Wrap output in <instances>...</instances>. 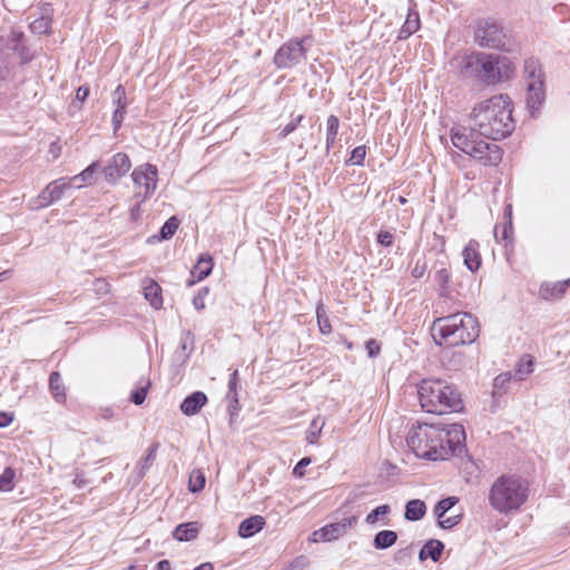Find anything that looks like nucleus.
<instances>
[{
    "mask_svg": "<svg viewBox=\"0 0 570 570\" xmlns=\"http://www.w3.org/2000/svg\"><path fill=\"white\" fill-rule=\"evenodd\" d=\"M534 358L530 354H524L518 361L514 368V376L518 381H523L533 372Z\"/></svg>",
    "mask_w": 570,
    "mask_h": 570,
    "instance_id": "nucleus-27",
    "label": "nucleus"
},
{
    "mask_svg": "<svg viewBox=\"0 0 570 570\" xmlns=\"http://www.w3.org/2000/svg\"><path fill=\"white\" fill-rule=\"evenodd\" d=\"M311 463L309 458H303L298 461V463L295 465L293 473L296 476H303L304 475V468L307 466Z\"/></svg>",
    "mask_w": 570,
    "mask_h": 570,
    "instance_id": "nucleus-51",
    "label": "nucleus"
},
{
    "mask_svg": "<svg viewBox=\"0 0 570 570\" xmlns=\"http://www.w3.org/2000/svg\"><path fill=\"white\" fill-rule=\"evenodd\" d=\"M90 89L88 86H80L76 92V100L82 104L89 96Z\"/></svg>",
    "mask_w": 570,
    "mask_h": 570,
    "instance_id": "nucleus-52",
    "label": "nucleus"
},
{
    "mask_svg": "<svg viewBox=\"0 0 570 570\" xmlns=\"http://www.w3.org/2000/svg\"><path fill=\"white\" fill-rule=\"evenodd\" d=\"M131 167L129 157L125 153H118L112 156L104 169L105 178L109 183H116L125 176Z\"/></svg>",
    "mask_w": 570,
    "mask_h": 570,
    "instance_id": "nucleus-16",
    "label": "nucleus"
},
{
    "mask_svg": "<svg viewBox=\"0 0 570 570\" xmlns=\"http://www.w3.org/2000/svg\"><path fill=\"white\" fill-rule=\"evenodd\" d=\"M511 233V223L509 225H504L502 228V238L508 239Z\"/></svg>",
    "mask_w": 570,
    "mask_h": 570,
    "instance_id": "nucleus-60",
    "label": "nucleus"
},
{
    "mask_svg": "<svg viewBox=\"0 0 570 570\" xmlns=\"http://www.w3.org/2000/svg\"><path fill=\"white\" fill-rule=\"evenodd\" d=\"M12 56L19 58L20 65L29 63L35 57L24 42L23 32L17 29L7 37H0V81L8 79L14 67Z\"/></svg>",
    "mask_w": 570,
    "mask_h": 570,
    "instance_id": "nucleus-7",
    "label": "nucleus"
},
{
    "mask_svg": "<svg viewBox=\"0 0 570 570\" xmlns=\"http://www.w3.org/2000/svg\"><path fill=\"white\" fill-rule=\"evenodd\" d=\"M131 178L138 189L135 197L140 198L139 203L149 198L157 188L158 169L155 165L144 164L134 169Z\"/></svg>",
    "mask_w": 570,
    "mask_h": 570,
    "instance_id": "nucleus-11",
    "label": "nucleus"
},
{
    "mask_svg": "<svg viewBox=\"0 0 570 570\" xmlns=\"http://www.w3.org/2000/svg\"><path fill=\"white\" fill-rule=\"evenodd\" d=\"M425 272H426L425 262L416 261L414 267L412 268V276L414 278H421L424 276Z\"/></svg>",
    "mask_w": 570,
    "mask_h": 570,
    "instance_id": "nucleus-49",
    "label": "nucleus"
},
{
    "mask_svg": "<svg viewBox=\"0 0 570 570\" xmlns=\"http://www.w3.org/2000/svg\"><path fill=\"white\" fill-rule=\"evenodd\" d=\"M570 279L560 282H547L540 286L539 295L543 299L559 298L569 287Z\"/></svg>",
    "mask_w": 570,
    "mask_h": 570,
    "instance_id": "nucleus-20",
    "label": "nucleus"
},
{
    "mask_svg": "<svg viewBox=\"0 0 570 570\" xmlns=\"http://www.w3.org/2000/svg\"><path fill=\"white\" fill-rule=\"evenodd\" d=\"M144 295L155 308L163 305L161 287L153 279H147L144 285Z\"/></svg>",
    "mask_w": 570,
    "mask_h": 570,
    "instance_id": "nucleus-24",
    "label": "nucleus"
},
{
    "mask_svg": "<svg viewBox=\"0 0 570 570\" xmlns=\"http://www.w3.org/2000/svg\"><path fill=\"white\" fill-rule=\"evenodd\" d=\"M265 524V519L262 515H252L240 522L238 535L244 539L250 538L263 530Z\"/></svg>",
    "mask_w": 570,
    "mask_h": 570,
    "instance_id": "nucleus-19",
    "label": "nucleus"
},
{
    "mask_svg": "<svg viewBox=\"0 0 570 570\" xmlns=\"http://www.w3.org/2000/svg\"><path fill=\"white\" fill-rule=\"evenodd\" d=\"M390 512L391 508L389 504L379 505L365 517V522L368 525H375L379 523L381 518L386 517Z\"/></svg>",
    "mask_w": 570,
    "mask_h": 570,
    "instance_id": "nucleus-32",
    "label": "nucleus"
},
{
    "mask_svg": "<svg viewBox=\"0 0 570 570\" xmlns=\"http://www.w3.org/2000/svg\"><path fill=\"white\" fill-rule=\"evenodd\" d=\"M308 37L295 38L283 43L274 55V65L278 69H292L306 60Z\"/></svg>",
    "mask_w": 570,
    "mask_h": 570,
    "instance_id": "nucleus-10",
    "label": "nucleus"
},
{
    "mask_svg": "<svg viewBox=\"0 0 570 570\" xmlns=\"http://www.w3.org/2000/svg\"><path fill=\"white\" fill-rule=\"evenodd\" d=\"M308 566L306 557L299 556L289 564V570H304Z\"/></svg>",
    "mask_w": 570,
    "mask_h": 570,
    "instance_id": "nucleus-48",
    "label": "nucleus"
},
{
    "mask_svg": "<svg viewBox=\"0 0 570 570\" xmlns=\"http://www.w3.org/2000/svg\"><path fill=\"white\" fill-rule=\"evenodd\" d=\"M150 380L147 377H142L139 381V385L131 392L130 394V401L136 404L140 405L145 402L147 392L150 387Z\"/></svg>",
    "mask_w": 570,
    "mask_h": 570,
    "instance_id": "nucleus-30",
    "label": "nucleus"
},
{
    "mask_svg": "<svg viewBox=\"0 0 570 570\" xmlns=\"http://www.w3.org/2000/svg\"><path fill=\"white\" fill-rule=\"evenodd\" d=\"M157 570H171L170 562L168 560H161L157 563Z\"/></svg>",
    "mask_w": 570,
    "mask_h": 570,
    "instance_id": "nucleus-58",
    "label": "nucleus"
},
{
    "mask_svg": "<svg viewBox=\"0 0 570 570\" xmlns=\"http://www.w3.org/2000/svg\"><path fill=\"white\" fill-rule=\"evenodd\" d=\"M479 243L476 240H470L462 252L464 265L471 272H476L481 266V255L479 252Z\"/></svg>",
    "mask_w": 570,
    "mask_h": 570,
    "instance_id": "nucleus-18",
    "label": "nucleus"
},
{
    "mask_svg": "<svg viewBox=\"0 0 570 570\" xmlns=\"http://www.w3.org/2000/svg\"><path fill=\"white\" fill-rule=\"evenodd\" d=\"M464 441L465 432L461 424H419L406 436L409 448L417 458L433 461L446 460L461 452Z\"/></svg>",
    "mask_w": 570,
    "mask_h": 570,
    "instance_id": "nucleus-1",
    "label": "nucleus"
},
{
    "mask_svg": "<svg viewBox=\"0 0 570 570\" xmlns=\"http://www.w3.org/2000/svg\"><path fill=\"white\" fill-rule=\"evenodd\" d=\"M356 522L355 517L330 523L312 533L313 542H331L343 537Z\"/></svg>",
    "mask_w": 570,
    "mask_h": 570,
    "instance_id": "nucleus-13",
    "label": "nucleus"
},
{
    "mask_svg": "<svg viewBox=\"0 0 570 570\" xmlns=\"http://www.w3.org/2000/svg\"><path fill=\"white\" fill-rule=\"evenodd\" d=\"M459 499L456 497H448L445 499L440 500L434 507V515L438 519V524L442 529H451L460 523L462 515L455 514L445 517L446 512H449L456 503Z\"/></svg>",
    "mask_w": 570,
    "mask_h": 570,
    "instance_id": "nucleus-14",
    "label": "nucleus"
},
{
    "mask_svg": "<svg viewBox=\"0 0 570 570\" xmlns=\"http://www.w3.org/2000/svg\"><path fill=\"white\" fill-rule=\"evenodd\" d=\"M205 475L200 470L191 471L188 481L189 491L193 493L199 492L205 487Z\"/></svg>",
    "mask_w": 570,
    "mask_h": 570,
    "instance_id": "nucleus-33",
    "label": "nucleus"
},
{
    "mask_svg": "<svg viewBox=\"0 0 570 570\" xmlns=\"http://www.w3.org/2000/svg\"><path fill=\"white\" fill-rule=\"evenodd\" d=\"M340 127V119L335 115H331L326 120V135L337 136Z\"/></svg>",
    "mask_w": 570,
    "mask_h": 570,
    "instance_id": "nucleus-44",
    "label": "nucleus"
},
{
    "mask_svg": "<svg viewBox=\"0 0 570 570\" xmlns=\"http://www.w3.org/2000/svg\"><path fill=\"white\" fill-rule=\"evenodd\" d=\"M13 421V415L7 412H0V428L8 426Z\"/></svg>",
    "mask_w": 570,
    "mask_h": 570,
    "instance_id": "nucleus-56",
    "label": "nucleus"
},
{
    "mask_svg": "<svg viewBox=\"0 0 570 570\" xmlns=\"http://www.w3.org/2000/svg\"><path fill=\"white\" fill-rule=\"evenodd\" d=\"M336 136H327L326 135V151L328 153L330 149L333 147L335 142Z\"/></svg>",
    "mask_w": 570,
    "mask_h": 570,
    "instance_id": "nucleus-59",
    "label": "nucleus"
},
{
    "mask_svg": "<svg viewBox=\"0 0 570 570\" xmlns=\"http://www.w3.org/2000/svg\"><path fill=\"white\" fill-rule=\"evenodd\" d=\"M139 212V204L132 209V216H135Z\"/></svg>",
    "mask_w": 570,
    "mask_h": 570,
    "instance_id": "nucleus-64",
    "label": "nucleus"
},
{
    "mask_svg": "<svg viewBox=\"0 0 570 570\" xmlns=\"http://www.w3.org/2000/svg\"><path fill=\"white\" fill-rule=\"evenodd\" d=\"M213 268V261L209 255L200 256L197 264L194 267L191 274L198 279L203 281L206 278Z\"/></svg>",
    "mask_w": 570,
    "mask_h": 570,
    "instance_id": "nucleus-28",
    "label": "nucleus"
},
{
    "mask_svg": "<svg viewBox=\"0 0 570 570\" xmlns=\"http://www.w3.org/2000/svg\"><path fill=\"white\" fill-rule=\"evenodd\" d=\"M304 119V115H297L296 117H293L291 121L284 126V128L281 129L278 136L281 138H285L289 134H292L297 126L301 124V121Z\"/></svg>",
    "mask_w": 570,
    "mask_h": 570,
    "instance_id": "nucleus-40",
    "label": "nucleus"
},
{
    "mask_svg": "<svg viewBox=\"0 0 570 570\" xmlns=\"http://www.w3.org/2000/svg\"><path fill=\"white\" fill-rule=\"evenodd\" d=\"M365 156H366V147L365 146H357V147H355L352 150L351 157H350L348 161L352 165H358L360 166V165H363Z\"/></svg>",
    "mask_w": 570,
    "mask_h": 570,
    "instance_id": "nucleus-41",
    "label": "nucleus"
},
{
    "mask_svg": "<svg viewBox=\"0 0 570 570\" xmlns=\"http://www.w3.org/2000/svg\"><path fill=\"white\" fill-rule=\"evenodd\" d=\"M523 72L527 82V107L534 116L546 100L544 73L539 60L532 57L524 61Z\"/></svg>",
    "mask_w": 570,
    "mask_h": 570,
    "instance_id": "nucleus-9",
    "label": "nucleus"
},
{
    "mask_svg": "<svg viewBox=\"0 0 570 570\" xmlns=\"http://www.w3.org/2000/svg\"><path fill=\"white\" fill-rule=\"evenodd\" d=\"M475 40L480 47L501 49L504 42L502 29L494 22L484 21L475 30Z\"/></svg>",
    "mask_w": 570,
    "mask_h": 570,
    "instance_id": "nucleus-12",
    "label": "nucleus"
},
{
    "mask_svg": "<svg viewBox=\"0 0 570 570\" xmlns=\"http://www.w3.org/2000/svg\"><path fill=\"white\" fill-rule=\"evenodd\" d=\"M67 188H69V184L63 178L51 181L38 195L35 208H45L59 200Z\"/></svg>",
    "mask_w": 570,
    "mask_h": 570,
    "instance_id": "nucleus-15",
    "label": "nucleus"
},
{
    "mask_svg": "<svg viewBox=\"0 0 570 570\" xmlns=\"http://www.w3.org/2000/svg\"><path fill=\"white\" fill-rule=\"evenodd\" d=\"M324 424V420L321 421L320 417H316L312 421L309 430L306 435V441L309 444H315L317 442Z\"/></svg>",
    "mask_w": 570,
    "mask_h": 570,
    "instance_id": "nucleus-34",
    "label": "nucleus"
},
{
    "mask_svg": "<svg viewBox=\"0 0 570 570\" xmlns=\"http://www.w3.org/2000/svg\"><path fill=\"white\" fill-rule=\"evenodd\" d=\"M511 377H512L511 372H505V373L498 375L493 382L494 389H497V390L503 389L504 385L510 382Z\"/></svg>",
    "mask_w": 570,
    "mask_h": 570,
    "instance_id": "nucleus-46",
    "label": "nucleus"
},
{
    "mask_svg": "<svg viewBox=\"0 0 570 570\" xmlns=\"http://www.w3.org/2000/svg\"><path fill=\"white\" fill-rule=\"evenodd\" d=\"M435 281L441 287L442 291H445L448 288V285L450 283V272L448 268H440L435 273Z\"/></svg>",
    "mask_w": 570,
    "mask_h": 570,
    "instance_id": "nucleus-42",
    "label": "nucleus"
},
{
    "mask_svg": "<svg viewBox=\"0 0 570 570\" xmlns=\"http://www.w3.org/2000/svg\"><path fill=\"white\" fill-rule=\"evenodd\" d=\"M431 331L436 344L459 346L473 343L480 327L478 320L470 313H455L435 320Z\"/></svg>",
    "mask_w": 570,
    "mask_h": 570,
    "instance_id": "nucleus-3",
    "label": "nucleus"
},
{
    "mask_svg": "<svg viewBox=\"0 0 570 570\" xmlns=\"http://www.w3.org/2000/svg\"><path fill=\"white\" fill-rule=\"evenodd\" d=\"M376 240L380 245L389 247L393 244V234L389 230H380Z\"/></svg>",
    "mask_w": 570,
    "mask_h": 570,
    "instance_id": "nucleus-45",
    "label": "nucleus"
},
{
    "mask_svg": "<svg viewBox=\"0 0 570 570\" xmlns=\"http://www.w3.org/2000/svg\"><path fill=\"white\" fill-rule=\"evenodd\" d=\"M50 391L58 402H62L66 397L65 386L59 372H52L49 376Z\"/></svg>",
    "mask_w": 570,
    "mask_h": 570,
    "instance_id": "nucleus-29",
    "label": "nucleus"
},
{
    "mask_svg": "<svg viewBox=\"0 0 570 570\" xmlns=\"http://www.w3.org/2000/svg\"><path fill=\"white\" fill-rule=\"evenodd\" d=\"M380 344L375 340L366 342V351L370 357H375L380 354Z\"/></svg>",
    "mask_w": 570,
    "mask_h": 570,
    "instance_id": "nucleus-50",
    "label": "nucleus"
},
{
    "mask_svg": "<svg viewBox=\"0 0 570 570\" xmlns=\"http://www.w3.org/2000/svg\"><path fill=\"white\" fill-rule=\"evenodd\" d=\"M397 541V533L393 530L379 531L373 539V546L377 550H385L394 546Z\"/></svg>",
    "mask_w": 570,
    "mask_h": 570,
    "instance_id": "nucleus-26",
    "label": "nucleus"
},
{
    "mask_svg": "<svg viewBox=\"0 0 570 570\" xmlns=\"http://www.w3.org/2000/svg\"><path fill=\"white\" fill-rule=\"evenodd\" d=\"M112 102L116 105V109L126 110L127 98L124 86L118 85L112 92Z\"/></svg>",
    "mask_w": 570,
    "mask_h": 570,
    "instance_id": "nucleus-37",
    "label": "nucleus"
},
{
    "mask_svg": "<svg viewBox=\"0 0 570 570\" xmlns=\"http://www.w3.org/2000/svg\"><path fill=\"white\" fill-rule=\"evenodd\" d=\"M417 392L422 409L429 413L444 414L462 409L460 393L443 380H423Z\"/></svg>",
    "mask_w": 570,
    "mask_h": 570,
    "instance_id": "nucleus-4",
    "label": "nucleus"
},
{
    "mask_svg": "<svg viewBox=\"0 0 570 570\" xmlns=\"http://www.w3.org/2000/svg\"><path fill=\"white\" fill-rule=\"evenodd\" d=\"M50 9L49 8H45V13L33 20L29 28L31 30V32L33 33H37V35H43V33H47L51 27V19L49 18L48 13H49Z\"/></svg>",
    "mask_w": 570,
    "mask_h": 570,
    "instance_id": "nucleus-31",
    "label": "nucleus"
},
{
    "mask_svg": "<svg viewBox=\"0 0 570 570\" xmlns=\"http://www.w3.org/2000/svg\"><path fill=\"white\" fill-rule=\"evenodd\" d=\"M412 554H413V548H412V546H409V547L397 550L394 556V560L397 563H405L412 558Z\"/></svg>",
    "mask_w": 570,
    "mask_h": 570,
    "instance_id": "nucleus-43",
    "label": "nucleus"
},
{
    "mask_svg": "<svg viewBox=\"0 0 570 570\" xmlns=\"http://www.w3.org/2000/svg\"><path fill=\"white\" fill-rule=\"evenodd\" d=\"M179 226V220L173 216L160 228V239H169Z\"/></svg>",
    "mask_w": 570,
    "mask_h": 570,
    "instance_id": "nucleus-35",
    "label": "nucleus"
},
{
    "mask_svg": "<svg viewBox=\"0 0 570 570\" xmlns=\"http://www.w3.org/2000/svg\"><path fill=\"white\" fill-rule=\"evenodd\" d=\"M317 323L320 326V331L323 334H328L332 331V326L330 324L326 312L322 305H318L316 308Z\"/></svg>",
    "mask_w": 570,
    "mask_h": 570,
    "instance_id": "nucleus-36",
    "label": "nucleus"
},
{
    "mask_svg": "<svg viewBox=\"0 0 570 570\" xmlns=\"http://www.w3.org/2000/svg\"><path fill=\"white\" fill-rule=\"evenodd\" d=\"M208 292H209L208 287H203L202 289H199L197 295H202V297L205 299V297L207 296Z\"/></svg>",
    "mask_w": 570,
    "mask_h": 570,
    "instance_id": "nucleus-62",
    "label": "nucleus"
},
{
    "mask_svg": "<svg viewBox=\"0 0 570 570\" xmlns=\"http://www.w3.org/2000/svg\"><path fill=\"white\" fill-rule=\"evenodd\" d=\"M420 28V16L415 9V4L409 7L406 19L400 30V39H406Z\"/></svg>",
    "mask_w": 570,
    "mask_h": 570,
    "instance_id": "nucleus-22",
    "label": "nucleus"
},
{
    "mask_svg": "<svg viewBox=\"0 0 570 570\" xmlns=\"http://www.w3.org/2000/svg\"><path fill=\"white\" fill-rule=\"evenodd\" d=\"M451 140L454 147L485 166H497L502 160V149L498 144L476 140L472 132L466 135L452 130Z\"/></svg>",
    "mask_w": 570,
    "mask_h": 570,
    "instance_id": "nucleus-8",
    "label": "nucleus"
},
{
    "mask_svg": "<svg viewBox=\"0 0 570 570\" xmlns=\"http://www.w3.org/2000/svg\"><path fill=\"white\" fill-rule=\"evenodd\" d=\"M472 131L498 140L514 129L511 100L505 95L493 96L478 104L471 112Z\"/></svg>",
    "mask_w": 570,
    "mask_h": 570,
    "instance_id": "nucleus-2",
    "label": "nucleus"
},
{
    "mask_svg": "<svg viewBox=\"0 0 570 570\" xmlns=\"http://www.w3.org/2000/svg\"><path fill=\"white\" fill-rule=\"evenodd\" d=\"M207 403V396L205 393L200 391H196L188 395L180 404L181 412L191 416L197 414L202 407Z\"/></svg>",
    "mask_w": 570,
    "mask_h": 570,
    "instance_id": "nucleus-17",
    "label": "nucleus"
},
{
    "mask_svg": "<svg viewBox=\"0 0 570 570\" xmlns=\"http://www.w3.org/2000/svg\"><path fill=\"white\" fill-rule=\"evenodd\" d=\"M76 485L78 488H81L85 484V481L82 479L76 478L75 481Z\"/></svg>",
    "mask_w": 570,
    "mask_h": 570,
    "instance_id": "nucleus-63",
    "label": "nucleus"
},
{
    "mask_svg": "<svg viewBox=\"0 0 570 570\" xmlns=\"http://www.w3.org/2000/svg\"><path fill=\"white\" fill-rule=\"evenodd\" d=\"M199 529L200 527L197 522L181 523L175 528L173 537L180 542L191 541L197 538Z\"/></svg>",
    "mask_w": 570,
    "mask_h": 570,
    "instance_id": "nucleus-23",
    "label": "nucleus"
},
{
    "mask_svg": "<svg viewBox=\"0 0 570 570\" xmlns=\"http://www.w3.org/2000/svg\"><path fill=\"white\" fill-rule=\"evenodd\" d=\"M97 293L107 294L109 292V284L104 279H97L95 282Z\"/></svg>",
    "mask_w": 570,
    "mask_h": 570,
    "instance_id": "nucleus-54",
    "label": "nucleus"
},
{
    "mask_svg": "<svg viewBox=\"0 0 570 570\" xmlns=\"http://www.w3.org/2000/svg\"><path fill=\"white\" fill-rule=\"evenodd\" d=\"M193 305L196 309L202 311L205 308V299L202 297V295H196L193 298Z\"/></svg>",
    "mask_w": 570,
    "mask_h": 570,
    "instance_id": "nucleus-57",
    "label": "nucleus"
},
{
    "mask_svg": "<svg viewBox=\"0 0 570 570\" xmlns=\"http://www.w3.org/2000/svg\"><path fill=\"white\" fill-rule=\"evenodd\" d=\"M237 383H238V371L235 370L232 373L229 382H228L229 393H236Z\"/></svg>",
    "mask_w": 570,
    "mask_h": 570,
    "instance_id": "nucleus-55",
    "label": "nucleus"
},
{
    "mask_svg": "<svg viewBox=\"0 0 570 570\" xmlns=\"http://www.w3.org/2000/svg\"><path fill=\"white\" fill-rule=\"evenodd\" d=\"M14 471L10 468L4 469L0 475V490L10 491L13 488Z\"/></svg>",
    "mask_w": 570,
    "mask_h": 570,
    "instance_id": "nucleus-39",
    "label": "nucleus"
},
{
    "mask_svg": "<svg viewBox=\"0 0 570 570\" xmlns=\"http://www.w3.org/2000/svg\"><path fill=\"white\" fill-rule=\"evenodd\" d=\"M465 70L494 83L509 79L514 72V66L508 57L480 53L468 59Z\"/></svg>",
    "mask_w": 570,
    "mask_h": 570,
    "instance_id": "nucleus-6",
    "label": "nucleus"
},
{
    "mask_svg": "<svg viewBox=\"0 0 570 570\" xmlns=\"http://www.w3.org/2000/svg\"><path fill=\"white\" fill-rule=\"evenodd\" d=\"M426 513V505L420 499L410 500L405 505L404 518L409 521H419Z\"/></svg>",
    "mask_w": 570,
    "mask_h": 570,
    "instance_id": "nucleus-25",
    "label": "nucleus"
},
{
    "mask_svg": "<svg viewBox=\"0 0 570 570\" xmlns=\"http://www.w3.org/2000/svg\"><path fill=\"white\" fill-rule=\"evenodd\" d=\"M125 115H126V110L115 109L114 115H112V125H114L115 131H117L120 128L122 120L125 118Z\"/></svg>",
    "mask_w": 570,
    "mask_h": 570,
    "instance_id": "nucleus-47",
    "label": "nucleus"
},
{
    "mask_svg": "<svg viewBox=\"0 0 570 570\" xmlns=\"http://www.w3.org/2000/svg\"><path fill=\"white\" fill-rule=\"evenodd\" d=\"M444 544L442 541L438 539H430L420 550L419 559L420 561H425L430 558L432 561L438 562L442 556Z\"/></svg>",
    "mask_w": 570,
    "mask_h": 570,
    "instance_id": "nucleus-21",
    "label": "nucleus"
},
{
    "mask_svg": "<svg viewBox=\"0 0 570 570\" xmlns=\"http://www.w3.org/2000/svg\"><path fill=\"white\" fill-rule=\"evenodd\" d=\"M97 163H92L86 169H83L79 175H76L71 178L73 183L81 180L83 184H91L94 179V175L96 173Z\"/></svg>",
    "mask_w": 570,
    "mask_h": 570,
    "instance_id": "nucleus-38",
    "label": "nucleus"
},
{
    "mask_svg": "<svg viewBox=\"0 0 570 570\" xmlns=\"http://www.w3.org/2000/svg\"><path fill=\"white\" fill-rule=\"evenodd\" d=\"M529 497L528 482L515 475H502L494 481L489 492L490 505L502 514L519 511Z\"/></svg>",
    "mask_w": 570,
    "mask_h": 570,
    "instance_id": "nucleus-5",
    "label": "nucleus"
},
{
    "mask_svg": "<svg viewBox=\"0 0 570 570\" xmlns=\"http://www.w3.org/2000/svg\"><path fill=\"white\" fill-rule=\"evenodd\" d=\"M10 277V271H3L0 273V282L7 281Z\"/></svg>",
    "mask_w": 570,
    "mask_h": 570,
    "instance_id": "nucleus-61",
    "label": "nucleus"
},
{
    "mask_svg": "<svg viewBox=\"0 0 570 570\" xmlns=\"http://www.w3.org/2000/svg\"><path fill=\"white\" fill-rule=\"evenodd\" d=\"M156 448H157V446H156V445H154V446L149 450L148 454L146 455V458H145V459H144V461H142V465H141V468H142V469H148V468L151 465L153 461L155 460V451H156Z\"/></svg>",
    "mask_w": 570,
    "mask_h": 570,
    "instance_id": "nucleus-53",
    "label": "nucleus"
}]
</instances>
